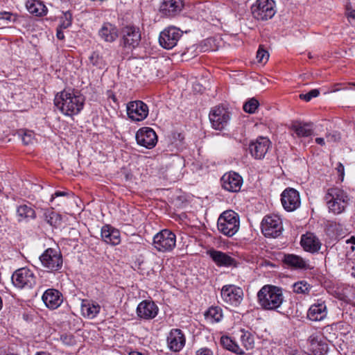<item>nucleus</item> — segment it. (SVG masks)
Returning <instances> with one entry per match:
<instances>
[{
    "instance_id": "f257e3e1",
    "label": "nucleus",
    "mask_w": 355,
    "mask_h": 355,
    "mask_svg": "<svg viewBox=\"0 0 355 355\" xmlns=\"http://www.w3.org/2000/svg\"><path fill=\"white\" fill-rule=\"evenodd\" d=\"M85 97L78 91L64 89L58 93L54 98V105L63 114L73 116L83 108Z\"/></svg>"
},
{
    "instance_id": "f03ea898",
    "label": "nucleus",
    "mask_w": 355,
    "mask_h": 355,
    "mask_svg": "<svg viewBox=\"0 0 355 355\" xmlns=\"http://www.w3.org/2000/svg\"><path fill=\"white\" fill-rule=\"evenodd\" d=\"M260 306L265 310L277 311L282 304L284 297L279 287L265 285L257 293Z\"/></svg>"
},
{
    "instance_id": "7ed1b4c3",
    "label": "nucleus",
    "mask_w": 355,
    "mask_h": 355,
    "mask_svg": "<svg viewBox=\"0 0 355 355\" xmlns=\"http://www.w3.org/2000/svg\"><path fill=\"white\" fill-rule=\"evenodd\" d=\"M239 215L232 210L223 211L218 218V230L227 236H233L239 231Z\"/></svg>"
},
{
    "instance_id": "20e7f679",
    "label": "nucleus",
    "mask_w": 355,
    "mask_h": 355,
    "mask_svg": "<svg viewBox=\"0 0 355 355\" xmlns=\"http://www.w3.org/2000/svg\"><path fill=\"white\" fill-rule=\"evenodd\" d=\"M40 261L42 266L49 272L60 270L63 264L60 251L51 248L46 249L40 256Z\"/></svg>"
},
{
    "instance_id": "39448f33",
    "label": "nucleus",
    "mask_w": 355,
    "mask_h": 355,
    "mask_svg": "<svg viewBox=\"0 0 355 355\" xmlns=\"http://www.w3.org/2000/svg\"><path fill=\"white\" fill-rule=\"evenodd\" d=\"M11 281L12 284L17 288H31L36 284V277L31 269L23 267L13 272Z\"/></svg>"
},
{
    "instance_id": "423d86ee",
    "label": "nucleus",
    "mask_w": 355,
    "mask_h": 355,
    "mask_svg": "<svg viewBox=\"0 0 355 355\" xmlns=\"http://www.w3.org/2000/svg\"><path fill=\"white\" fill-rule=\"evenodd\" d=\"M252 13L258 20H268L276 13L275 3L273 0H257L252 6Z\"/></svg>"
},
{
    "instance_id": "0eeeda50",
    "label": "nucleus",
    "mask_w": 355,
    "mask_h": 355,
    "mask_svg": "<svg viewBox=\"0 0 355 355\" xmlns=\"http://www.w3.org/2000/svg\"><path fill=\"white\" fill-rule=\"evenodd\" d=\"M261 225V232L266 237L277 238L283 231L282 221L277 215L266 216Z\"/></svg>"
},
{
    "instance_id": "6e6552de",
    "label": "nucleus",
    "mask_w": 355,
    "mask_h": 355,
    "mask_svg": "<svg viewBox=\"0 0 355 355\" xmlns=\"http://www.w3.org/2000/svg\"><path fill=\"white\" fill-rule=\"evenodd\" d=\"M176 236L168 230H163L153 237L154 247L159 252L171 251L175 246Z\"/></svg>"
},
{
    "instance_id": "1a4fd4ad",
    "label": "nucleus",
    "mask_w": 355,
    "mask_h": 355,
    "mask_svg": "<svg viewBox=\"0 0 355 355\" xmlns=\"http://www.w3.org/2000/svg\"><path fill=\"white\" fill-rule=\"evenodd\" d=\"M183 34L182 31L175 26H168L159 34V43L165 49H172L177 44Z\"/></svg>"
},
{
    "instance_id": "9d476101",
    "label": "nucleus",
    "mask_w": 355,
    "mask_h": 355,
    "mask_svg": "<svg viewBox=\"0 0 355 355\" xmlns=\"http://www.w3.org/2000/svg\"><path fill=\"white\" fill-rule=\"evenodd\" d=\"M209 117L212 127L220 130L227 125L230 120V112L223 106H216L211 109Z\"/></svg>"
},
{
    "instance_id": "9b49d317",
    "label": "nucleus",
    "mask_w": 355,
    "mask_h": 355,
    "mask_svg": "<svg viewBox=\"0 0 355 355\" xmlns=\"http://www.w3.org/2000/svg\"><path fill=\"white\" fill-rule=\"evenodd\" d=\"M220 295L225 303L234 306H238L243 299L242 288L233 284L223 286L221 288Z\"/></svg>"
},
{
    "instance_id": "f8f14e48",
    "label": "nucleus",
    "mask_w": 355,
    "mask_h": 355,
    "mask_svg": "<svg viewBox=\"0 0 355 355\" xmlns=\"http://www.w3.org/2000/svg\"><path fill=\"white\" fill-rule=\"evenodd\" d=\"M126 112L128 118L133 121H141L148 115V106L141 101H133L127 103Z\"/></svg>"
},
{
    "instance_id": "ddd939ff",
    "label": "nucleus",
    "mask_w": 355,
    "mask_h": 355,
    "mask_svg": "<svg viewBox=\"0 0 355 355\" xmlns=\"http://www.w3.org/2000/svg\"><path fill=\"white\" fill-rule=\"evenodd\" d=\"M121 44L124 48L134 49L141 41V33L139 28L133 26H127L121 31Z\"/></svg>"
},
{
    "instance_id": "4468645a",
    "label": "nucleus",
    "mask_w": 355,
    "mask_h": 355,
    "mask_svg": "<svg viewBox=\"0 0 355 355\" xmlns=\"http://www.w3.org/2000/svg\"><path fill=\"white\" fill-rule=\"evenodd\" d=\"M271 147V141L267 137H259L249 144V151L256 159H262Z\"/></svg>"
},
{
    "instance_id": "2eb2a0df",
    "label": "nucleus",
    "mask_w": 355,
    "mask_h": 355,
    "mask_svg": "<svg viewBox=\"0 0 355 355\" xmlns=\"http://www.w3.org/2000/svg\"><path fill=\"white\" fill-rule=\"evenodd\" d=\"M281 201L283 207L287 211H295L301 204L298 191L293 188H287L282 192Z\"/></svg>"
},
{
    "instance_id": "dca6fc26",
    "label": "nucleus",
    "mask_w": 355,
    "mask_h": 355,
    "mask_svg": "<svg viewBox=\"0 0 355 355\" xmlns=\"http://www.w3.org/2000/svg\"><path fill=\"white\" fill-rule=\"evenodd\" d=\"M137 144L146 148H153L157 142V137L155 132L148 127L140 128L136 133Z\"/></svg>"
},
{
    "instance_id": "f3484780",
    "label": "nucleus",
    "mask_w": 355,
    "mask_h": 355,
    "mask_svg": "<svg viewBox=\"0 0 355 355\" xmlns=\"http://www.w3.org/2000/svg\"><path fill=\"white\" fill-rule=\"evenodd\" d=\"M220 182L225 190L230 192H238L243 184V178L239 173L230 171L222 176Z\"/></svg>"
},
{
    "instance_id": "a211bd4d",
    "label": "nucleus",
    "mask_w": 355,
    "mask_h": 355,
    "mask_svg": "<svg viewBox=\"0 0 355 355\" xmlns=\"http://www.w3.org/2000/svg\"><path fill=\"white\" fill-rule=\"evenodd\" d=\"M159 311L157 304L150 300H143L137 307V315L142 320H151L155 318Z\"/></svg>"
},
{
    "instance_id": "6ab92c4d",
    "label": "nucleus",
    "mask_w": 355,
    "mask_h": 355,
    "mask_svg": "<svg viewBox=\"0 0 355 355\" xmlns=\"http://www.w3.org/2000/svg\"><path fill=\"white\" fill-rule=\"evenodd\" d=\"M183 8V0H163L159 12L162 15L172 17L180 14Z\"/></svg>"
},
{
    "instance_id": "aec40b11",
    "label": "nucleus",
    "mask_w": 355,
    "mask_h": 355,
    "mask_svg": "<svg viewBox=\"0 0 355 355\" xmlns=\"http://www.w3.org/2000/svg\"><path fill=\"white\" fill-rule=\"evenodd\" d=\"M185 337L180 329H172L167 336V345L168 348L175 352H180L185 345Z\"/></svg>"
},
{
    "instance_id": "412c9836",
    "label": "nucleus",
    "mask_w": 355,
    "mask_h": 355,
    "mask_svg": "<svg viewBox=\"0 0 355 355\" xmlns=\"http://www.w3.org/2000/svg\"><path fill=\"white\" fill-rule=\"evenodd\" d=\"M42 299L46 306L50 309L58 308L63 301L62 293L54 288L47 289L42 295Z\"/></svg>"
},
{
    "instance_id": "4be33fe9",
    "label": "nucleus",
    "mask_w": 355,
    "mask_h": 355,
    "mask_svg": "<svg viewBox=\"0 0 355 355\" xmlns=\"http://www.w3.org/2000/svg\"><path fill=\"white\" fill-rule=\"evenodd\" d=\"M208 254L218 266H236V261L225 252L216 250H211L209 251Z\"/></svg>"
},
{
    "instance_id": "5701e85b",
    "label": "nucleus",
    "mask_w": 355,
    "mask_h": 355,
    "mask_svg": "<svg viewBox=\"0 0 355 355\" xmlns=\"http://www.w3.org/2000/svg\"><path fill=\"white\" fill-rule=\"evenodd\" d=\"M98 35L105 42H113L119 36L118 28L111 23L105 22L98 31Z\"/></svg>"
},
{
    "instance_id": "b1692460",
    "label": "nucleus",
    "mask_w": 355,
    "mask_h": 355,
    "mask_svg": "<svg viewBox=\"0 0 355 355\" xmlns=\"http://www.w3.org/2000/svg\"><path fill=\"white\" fill-rule=\"evenodd\" d=\"M101 237L103 241L112 245H119L121 242L119 231L109 225L102 227Z\"/></svg>"
},
{
    "instance_id": "393cba45",
    "label": "nucleus",
    "mask_w": 355,
    "mask_h": 355,
    "mask_svg": "<svg viewBox=\"0 0 355 355\" xmlns=\"http://www.w3.org/2000/svg\"><path fill=\"white\" fill-rule=\"evenodd\" d=\"M300 243L304 250L312 253L318 252L321 245L319 239L311 232L302 236Z\"/></svg>"
},
{
    "instance_id": "a878e982",
    "label": "nucleus",
    "mask_w": 355,
    "mask_h": 355,
    "mask_svg": "<svg viewBox=\"0 0 355 355\" xmlns=\"http://www.w3.org/2000/svg\"><path fill=\"white\" fill-rule=\"evenodd\" d=\"M308 342L309 344V349L312 355H323L328 351L327 344L322 342L317 334L311 335Z\"/></svg>"
},
{
    "instance_id": "bb28decb",
    "label": "nucleus",
    "mask_w": 355,
    "mask_h": 355,
    "mask_svg": "<svg viewBox=\"0 0 355 355\" xmlns=\"http://www.w3.org/2000/svg\"><path fill=\"white\" fill-rule=\"evenodd\" d=\"M327 315V306L321 302L312 304L308 310L307 318L312 321H321Z\"/></svg>"
},
{
    "instance_id": "cd10ccee",
    "label": "nucleus",
    "mask_w": 355,
    "mask_h": 355,
    "mask_svg": "<svg viewBox=\"0 0 355 355\" xmlns=\"http://www.w3.org/2000/svg\"><path fill=\"white\" fill-rule=\"evenodd\" d=\"M349 200V198L344 191L334 189V214L343 212L348 205Z\"/></svg>"
},
{
    "instance_id": "c85d7f7f",
    "label": "nucleus",
    "mask_w": 355,
    "mask_h": 355,
    "mask_svg": "<svg viewBox=\"0 0 355 355\" xmlns=\"http://www.w3.org/2000/svg\"><path fill=\"white\" fill-rule=\"evenodd\" d=\"M284 262L288 266L300 270H306L309 268L308 261L301 257L293 254H286L284 256Z\"/></svg>"
},
{
    "instance_id": "c756f323",
    "label": "nucleus",
    "mask_w": 355,
    "mask_h": 355,
    "mask_svg": "<svg viewBox=\"0 0 355 355\" xmlns=\"http://www.w3.org/2000/svg\"><path fill=\"white\" fill-rule=\"evenodd\" d=\"M313 123L302 121H293L291 125V129L293 130L299 137L311 135L313 133Z\"/></svg>"
},
{
    "instance_id": "7c9ffc66",
    "label": "nucleus",
    "mask_w": 355,
    "mask_h": 355,
    "mask_svg": "<svg viewBox=\"0 0 355 355\" xmlns=\"http://www.w3.org/2000/svg\"><path fill=\"white\" fill-rule=\"evenodd\" d=\"M101 306L95 302L83 300L81 305V311L85 317L89 319L94 318L100 312Z\"/></svg>"
},
{
    "instance_id": "2f4dec72",
    "label": "nucleus",
    "mask_w": 355,
    "mask_h": 355,
    "mask_svg": "<svg viewBox=\"0 0 355 355\" xmlns=\"http://www.w3.org/2000/svg\"><path fill=\"white\" fill-rule=\"evenodd\" d=\"M26 7L30 13L36 16L45 15L47 12L45 5L37 0H28L26 3Z\"/></svg>"
},
{
    "instance_id": "473e14b6",
    "label": "nucleus",
    "mask_w": 355,
    "mask_h": 355,
    "mask_svg": "<svg viewBox=\"0 0 355 355\" xmlns=\"http://www.w3.org/2000/svg\"><path fill=\"white\" fill-rule=\"evenodd\" d=\"M35 211L31 205H21L17 209V216L19 222L29 220L35 218Z\"/></svg>"
},
{
    "instance_id": "72a5a7b5",
    "label": "nucleus",
    "mask_w": 355,
    "mask_h": 355,
    "mask_svg": "<svg viewBox=\"0 0 355 355\" xmlns=\"http://www.w3.org/2000/svg\"><path fill=\"white\" fill-rule=\"evenodd\" d=\"M241 347L245 350H250L254 348V340L252 334L245 329H241L239 331Z\"/></svg>"
},
{
    "instance_id": "f704fd0d",
    "label": "nucleus",
    "mask_w": 355,
    "mask_h": 355,
    "mask_svg": "<svg viewBox=\"0 0 355 355\" xmlns=\"http://www.w3.org/2000/svg\"><path fill=\"white\" fill-rule=\"evenodd\" d=\"M220 344L226 349L234 352L237 354H245L243 349L229 336H222L220 338Z\"/></svg>"
},
{
    "instance_id": "c9c22d12",
    "label": "nucleus",
    "mask_w": 355,
    "mask_h": 355,
    "mask_svg": "<svg viewBox=\"0 0 355 355\" xmlns=\"http://www.w3.org/2000/svg\"><path fill=\"white\" fill-rule=\"evenodd\" d=\"M44 217L47 223L53 227H58L61 223V216L52 209H47L44 213Z\"/></svg>"
},
{
    "instance_id": "e433bc0d",
    "label": "nucleus",
    "mask_w": 355,
    "mask_h": 355,
    "mask_svg": "<svg viewBox=\"0 0 355 355\" xmlns=\"http://www.w3.org/2000/svg\"><path fill=\"white\" fill-rule=\"evenodd\" d=\"M205 315L211 322H218L223 318L222 309L218 306L211 307L208 309Z\"/></svg>"
},
{
    "instance_id": "4c0bfd02",
    "label": "nucleus",
    "mask_w": 355,
    "mask_h": 355,
    "mask_svg": "<svg viewBox=\"0 0 355 355\" xmlns=\"http://www.w3.org/2000/svg\"><path fill=\"white\" fill-rule=\"evenodd\" d=\"M293 292L297 294H308L311 288L306 281H300L293 285Z\"/></svg>"
},
{
    "instance_id": "58836bf2",
    "label": "nucleus",
    "mask_w": 355,
    "mask_h": 355,
    "mask_svg": "<svg viewBox=\"0 0 355 355\" xmlns=\"http://www.w3.org/2000/svg\"><path fill=\"white\" fill-rule=\"evenodd\" d=\"M89 61L94 66L99 69H103L106 65L105 60L97 51H94L91 54Z\"/></svg>"
},
{
    "instance_id": "ea45409f",
    "label": "nucleus",
    "mask_w": 355,
    "mask_h": 355,
    "mask_svg": "<svg viewBox=\"0 0 355 355\" xmlns=\"http://www.w3.org/2000/svg\"><path fill=\"white\" fill-rule=\"evenodd\" d=\"M16 19V16L10 12H0V28L7 27L11 22L15 21Z\"/></svg>"
},
{
    "instance_id": "a19ab883",
    "label": "nucleus",
    "mask_w": 355,
    "mask_h": 355,
    "mask_svg": "<svg viewBox=\"0 0 355 355\" xmlns=\"http://www.w3.org/2000/svg\"><path fill=\"white\" fill-rule=\"evenodd\" d=\"M259 105V101L256 98H252L244 103L243 108L245 112L253 114L256 112Z\"/></svg>"
},
{
    "instance_id": "79ce46f5",
    "label": "nucleus",
    "mask_w": 355,
    "mask_h": 355,
    "mask_svg": "<svg viewBox=\"0 0 355 355\" xmlns=\"http://www.w3.org/2000/svg\"><path fill=\"white\" fill-rule=\"evenodd\" d=\"M72 15L69 11L63 13V16L60 19V28H67L71 25Z\"/></svg>"
},
{
    "instance_id": "37998d69",
    "label": "nucleus",
    "mask_w": 355,
    "mask_h": 355,
    "mask_svg": "<svg viewBox=\"0 0 355 355\" xmlns=\"http://www.w3.org/2000/svg\"><path fill=\"white\" fill-rule=\"evenodd\" d=\"M269 58V53L267 51L263 49L261 46H259L257 53V59L259 62L266 63Z\"/></svg>"
},
{
    "instance_id": "c03bdc74",
    "label": "nucleus",
    "mask_w": 355,
    "mask_h": 355,
    "mask_svg": "<svg viewBox=\"0 0 355 355\" xmlns=\"http://www.w3.org/2000/svg\"><path fill=\"white\" fill-rule=\"evenodd\" d=\"M320 94V92L317 89H311L306 94H300V98L306 102L310 101L313 98L317 97Z\"/></svg>"
},
{
    "instance_id": "a18cd8bd",
    "label": "nucleus",
    "mask_w": 355,
    "mask_h": 355,
    "mask_svg": "<svg viewBox=\"0 0 355 355\" xmlns=\"http://www.w3.org/2000/svg\"><path fill=\"white\" fill-rule=\"evenodd\" d=\"M348 290H349L348 288L345 287L343 289L341 293L334 292V297H336L342 302H344L346 304L349 303L350 300L347 295Z\"/></svg>"
},
{
    "instance_id": "49530a36",
    "label": "nucleus",
    "mask_w": 355,
    "mask_h": 355,
    "mask_svg": "<svg viewBox=\"0 0 355 355\" xmlns=\"http://www.w3.org/2000/svg\"><path fill=\"white\" fill-rule=\"evenodd\" d=\"M35 134L33 131L26 130L21 135V139L25 145H28L33 143Z\"/></svg>"
},
{
    "instance_id": "de8ad7c7",
    "label": "nucleus",
    "mask_w": 355,
    "mask_h": 355,
    "mask_svg": "<svg viewBox=\"0 0 355 355\" xmlns=\"http://www.w3.org/2000/svg\"><path fill=\"white\" fill-rule=\"evenodd\" d=\"M324 200L327 202L329 211H331L333 207V189L329 188L327 189V192L324 196Z\"/></svg>"
},
{
    "instance_id": "09e8293b",
    "label": "nucleus",
    "mask_w": 355,
    "mask_h": 355,
    "mask_svg": "<svg viewBox=\"0 0 355 355\" xmlns=\"http://www.w3.org/2000/svg\"><path fill=\"white\" fill-rule=\"evenodd\" d=\"M333 326L327 325L322 329V334L324 337L329 341L331 342L333 339Z\"/></svg>"
},
{
    "instance_id": "8fccbe9b",
    "label": "nucleus",
    "mask_w": 355,
    "mask_h": 355,
    "mask_svg": "<svg viewBox=\"0 0 355 355\" xmlns=\"http://www.w3.org/2000/svg\"><path fill=\"white\" fill-rule=\"evenodd\" d=\"M337 173L338 175V181L342 182L344 180L345 168L344 166L341 163H338L336 167Z\"/></svg>"
},
{
    "instance_id": "3c124183",
    "label": "nucleus",
    "mask_w": 355,
    "mask_h": 355,
    "mask_svg": "<svg viewBox=\"0 0 355 355\" xmlns=\"http://www.w3.org/2000/svg\"><path fill=\"white\" fill-rule=\"evenodd\" d=\"M196 355H214V354L210 349L202 347L196 352Z\"/></svg>"
},
{
    "instance_id": "603ef678",
    "label": "nucleus",
    "mask_w": 355,
    "mask_h": 355,
    "mask_svg": "<svg viewBox=\"0 0 355 355\" xmlns=\"http://www.w3.org/2000/svg\"><path fill=\"white\" fill-rule=\"evenodd\" d=\"M346 15L350 22L355 23V10L347 8Z\"/></svg>"
},
{
    "instance_id": "864d4df0",
    "label": "nucleus",
    "mask_w": 355,
    "mask_h": 355,
    "mask_svg": "<svg viewBox=\"0 0 355 355\" xmlns=\"http://www.w3.org/2000/svg\"><path fill=\"white\" fill-rule=\"evenodd\" d=\"M68 195V193L65 191H56L52 196L51 198V201H53L55 198L60 197V196H66Z\"/></svg>"
},
{
    "instance_id": "5fc2aeb1",
    "label": "nucleus",
    "mask_w": 355,
    "mask_h": 355,
    "mask_svg": "<svg viewBox=\"0 0 355 355\" xmlns=\"http://www.w3.org/2000/svg\"><path fill=\"white\" fill-rule=\"evenodd\" d=\"M56 36L58 40H63L64 37V33L61 30H57Z\"/></svg>"
},
{
    "instance_id": "6e6d98bb",
    "label": "nucleus",
    "mask_w": 355,
    "mask_h": 355,
    "mask_svg": "<svg viewBox=\"0 0 355 355\" xmlns=\"http://www.w3.org/2000/svg\"><path fill=\"white\" fill-rule=\"evenodd\" d=\"M315 141L318 144L320 145H324V139L321 137H318L315 139Z\"/></svg>"
},
{
    "instance_id": "4d7b16f0",
    "label": "nucleus",
    "mask_w": 355,
    "mask_h": 355,
    "mask_svg": "<svg viewBox=\"0 0 355 355\" xmlns=\"http://www.w3.org/2000/svg\"><path fill=\"white\" fill-rule=\"evenodd\" d=\"M347 243H352L355 244V236H352L349 239L347 240Z\"/></svg>"
},
{
    "instance_id": "13d9d810",
    "label": "nucleus",
    "mask_w": 355,
    "mask_h": 355,
    "mask_svg": "<svg viewBox=\"0 0 355 355\" xmlns=\"http://www.w3.org/2000/svg\"><path fill=\"white\" fill-rule=\"evenodd\" d=\"M35 355H50V354L46 352H38Z\"/></svg>"
},
{
    "instance_id": "bf43d9fd",
    "label": "nucleus",
    "mask_w": 355,
    "mask_h": 355,
    "mask_svg": "<svg viewBox=\"0 0 355 355\" xmlns=\"http://www.w3.org/2000/svg\"><path fill=\"white\" fill-rule=\"evenodd\" d=\"M129 355H142V354L138 352H130Z\"/></svg>"
},
{
    "instance_id": "052dcab7",
    "label": "nucleus",
    "mask_w": 355,
    "mask_h": 355,
    "mask_svg": "<svg viewBox=\"0 0 355 355\" xmlns=\"http://www.w3.org/2000/svg\"><path fill=\"white\" fill-rule=\"evenodd\" d=\"M345 234V232H342V233H339V234H338V235L339 236L343 237V234Z\"/></svg>"
},
{
    "instance_id": "680f3d73",
    "label": "nucleus",
    "mask_w": 355,
    "mask_h": 355,
    "mask_svg": "<svg viewBox=\"0 0 355 355\" xmlns=\"http://www.w3.org/2000/svg\"><path fill=\"white\" fill-rule=\"evenodd\" d=\"M353 294H354V297H355V288H354V293H353Z\"/></svg>"
},
{
    "instance_id": "e2e57ef3",
    "label": "nucleus",
    "mask_w": 355,
    "mask_h": 355,
    "mask_svg": "<svg viewBox=\"0 0 355 355\" xmlns=\"http://www.w3.org/2000/svg\"><path fill=\"white\" fill-rule=\"evenodd\" d=\"M6 355H17V354H6Z\"/></svg>"
}]
</instances>
